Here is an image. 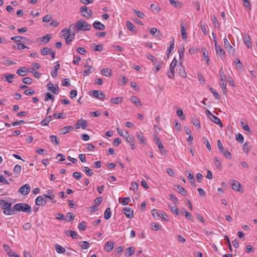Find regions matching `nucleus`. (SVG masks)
I'll return each instance as SVG.
<instances>
[{"instance_id": "nucleus-1", "label": "nucleus", "mask_w": 257, "mask_h": 257, "mask_svg": "<svg viewBox=\"0 0 257 257\" xmlns=\"http://www.w3.org/2000/svg\"><path fill=\"white\" fill-rule=\"evenodd\" d=\"M70 28H72V30L76 29L77 32L79 31H89L91 29V26L86 21L79 20L77 22L76 25L74 24H71Z\"/></svg>"}, {"instance_id": "nucleus-2", "label": "nucleus", "mask_w": 257, "mask_h": 257, "mask_svg": "<svg viewBox=\"0 0 257 257\" xmlns=\"http://www.w3.org/2000/svg\"><path fill=\"white\" fill-rule=\"evenodd\" d=\"M13 208L15 211H23L29 214L32 212L31 206L24 203H17L14 206Z\"/></svg>"}, {"instance_id": "nucleus-3", "label": "nucleus", "mask_w": 257, "mask_h": 257, "mask_svg": "<svg viewBox=\"0 0 257 257\" xmlns=\"http://www.w3.org/2000/svg\"><path fill=\"white\" fill-rule=\"evenodd\" d=\"M206 114L212 122L219 124L220 127L223 126L219 118L212 114L209 110H206Z\"/></svg>"}, {"instance_id": "nucleus-4", "label": "nucleus", "mask_w": 257, "mask_h": 257, "mask_svg": "<svg viewBox=\"0 0 257 257\" xmlns=\"http://www.w3.org/2000/svg\"><path fill=\"white\" fill-rule=\"evenodd\" d=\"M80 13L83 17L91 18L92 16L93 12L91 9H88L86 6H82L80 9Z\"/></svg>"}, {"instance_id": "nucleus-5", "label": "nucleus", "mask_w": 257, "mask_h": 257, "mask_svg": "<svg viewBox=\"0 0 257 257\" xmlns=\"http://www.w3.org/2000/svg\"><path fill=\"white\" fill-rule=\"evenodd\" d=\"M177 63V60L174 58L170 65V72L168 73V76L170 79H173L175 76L174 69Z\"/></svg>"}, {"instance_id": "nucleus-6", "label": "nucleus", "mask_w": 257, "mask_h": 257, "mask_svg": "<svg viewBox=\"0 0 257 257\" xmlns=\"http://www.w3.org/2000/svg\"><path fill=\"white\" fill-rule=\"evenodd\" d=\"M217 146L218 149L220 150L221 152H222V153L225 156L226 158L231 157V154L229 152V151L227 150H225L224 148L220 141H217Z\"/></svg>"}, {"instance_id": "nucleus-7", "label": "nucleus", "mask_w": 257, "mask_h": 257, "mask_svg": "<svg viewBox=\"0 0 257 257\" xmlns=\"http://www.w3.org/2000/svg\"><path fill=\"white\" fill-rule=\"evenodd\" d=\"M30 190L31 188L30 185L26 184L22 186L19 189V192L24 195H26L30 192Z\"/></svg>"}, {"instance_id": "nucleus-8", "label": "nucleus", "mask_w": 257, "mask_h": 257, "mask_svg": "<svg viewBox=\"0 0 257 257\" xmlns=\"http://www.w3.org/2000/svg\"><path fill=\"white\" fill-rule=\"evenodd\" d=\"M47 87L49 91L52 92L55 94H57L59 93V87L57 84L54 85L51 83L47 84Z\"/></svg>"}, {"instance_id": "nucleus-9", "label": "nucleus", "mask_w": 257, "mask_h": 257, "mask_svg": "<svg viewBox=\"0 0 257 257\" xmlns=\"http://www.w3.org/2000/svg\"><path fill=\"white\" fill-rule=\"evenodd\" d=\"M215 52L217 55H219L222 59H225V52L223 49L219 45L216 47H215Z\"/></svg>"}, {"instance_id": "nucleus-10", "label": "nucleus", "mask_w": 257, "mask_h": 257, "mask_svg": "<svg viewBox=\"0 0 257 257\" xmlns=\"http://www.w3.org/2000/svg\"><path fill=\"white\" fill-rule=\"evenodd\" d=\"M86 120L82 119L78 120L76 124L75 128L78 129L81 127L83 130H85L87 127Z\"/></svg>"}, {"instance_id": "nucleus-11", "label": "nucleus", "mask_w": 257, "mask_h": 257, "mask_svg": "<svg viewBox=\"0 0 257 257\" xmlns=\"http://www.w3.org/2000/svg\"><path fill=\"white\" fill-rule=\"evenodd\" d=\"M47 202V200L43 198L42 196H39L37 197L35 200V203L37 206L45 205Z\"/></svg>"}, {"instance_id": "nucleus-12", "label": "nucleus", "mask_w": 257, "mask_h": 257, "mask_svg": "<svg viewBox=\"0 0 257 257\" xmlns=\"http://www.w3.org/2000/svg\"><path fill=\"white\" fill-rule=\"evenodd\" d=\"M47 194H45V198H49L50 199L52 203H55L56 200H55V195L53 193V190H48L47 191Z\"/></svg>"}, {"instance_id": "nucleus-13", "label": "nucleus", "mask_w": 257, "mask_h": 257, "mask_svg": "<svg viewBox=\"0 0 257 257\" xmlns=\"http://www.w3.org/2000/svg\"><path fill=\"white\" fill-rule=\"evenodd\" d=\"M133 210L130 207H126L123 209V213L128 218H132L134 217Z\"/></svg>"}, {"instance_id": "nucleus-14", "label": "nucleus", "mask_w": 257, "mask_h": 257, "mask_svg": "<svg viewBox=\"0 0 257 257\" xmlns=\"http://www.w3.org/2000/svg\"><path fill=\"white\" fill-rule=\"evenodd\" d=\"M243 41L247 48H251L252 44L250 40V37L248 34H244L243 36Z\"/></svg>"}, {"instance_id": "nucleus-15", "label": "nucleus", "mask_w": 257, "mask_h": 257, "mask_svg": "<svg viewBox=\"0 0 257 257\" xmlns=\"http://www.w3.org/2000/svg\"><path fill=\"white\" fill-rule=\"evenodd\" d=\"M84 67H87V69L83 71L82 73V75L86 76L89 75L90 73H92L94 71V68L92 66H88L86 64L84 65Z\"/></svg>"}, {"instance_id": "nucleus-16", "label": "nucleus", "mask_w": 257, "mask_h": 257, "mask_svg": "<svg viewBox=\"0 0 257 257\" xmlns=\"http://www.w3.org/2000/svg\"><path fill=\"white\" fill-rule=\"evenodd\" d=\"M94 28L98 30H103L105 29V26L99 21H95L93 23Z\"/></svg>"}, {"instance_id": "nucleus-17", "label": "nucleus", "mask_w": 257, "mask_h": 257, "mask_svg": "<svg viewBox=\"0 0 257 257\" xmlns=\"http://www.w3.org/2000/svg\"><path fill=\"white\" fill-rule=\"evenodd\" d=\"M29 71L28 69L26 67H22L19 68L17 71V73L20 76H25L27 73Z\"/></svg>"}, {"instance_id": "nucleus-18", "label": "nucleus", "mask_w": 257, "mask_h": 257, "mask_svg": "<svg viewBox=\"0 0 257 257\" xmlns=\"http://www.w3.org/2000/svg\"><path fill=\"white\" fill-rule=\"evenodd\" d=\"M131 101L135 104L137 106L142 107V104L141 101L136 96H132L131 98Z\"/></svg>"}, {"instance_id": "nucleus-19", "label": "nucleus", "mask_w": 257, "mask_h": 257, "mask_svg": "<svg viewBox=\"0 0 257 257\" xmlns=\"http://www.w3.org/2000/svg\"><path fill=\"white\" fill-rule=\"evenodd\" d=\"M202 51L203 52L204 59L205 60L206 64L208 65L210 62L208 52L207 51L205 47L202 48Z\"/></svg>"}, {"instance_id": "nucleus-20", "label": "nucleus", "mask_w": 257, "mask_h": 257, "mask_svg": "<svg viewBox=\"0 0 257 257\" xmlns=\"http://www.w3.org/2000/svg\"><path fill=\"white\" fill-rule=\"evenodd\" d=\"M65 233L68 236H71L74 239H76L78 237L77 233L71 230H68L65 231Z\"/></svg>"}, {"instance_id": "nucleus-21", "label": "nucleus", "mask_w": 257, "mask_h": 257, "mask_svg": "<svg viewBox=\"0 0 257 257\" xmlns=\"http://www.w3.org/2000/svg\"><path fill=\"white\" fill-rule=\"evenodd\" d=\"M75 35L74 32L72 33L71 32L70 34H68L67 37H66V43L67 45H70L71 43L72 40L75 38Z\"/></svg>"}, {"instance_id": "nucleus-22", "label": "nucleus", "mask_w": 257, "mask_h": 257, "mask_svg": "<svg viewBox=\"0 0 257 257\" xmlns=\"http://www.w3.org/2000/svg\"><path fill=\"white\" fill-rule=\"evenodd\" d=\"M125 256H131L133 255L135 251V248L133 246L129 247L125 250Z\"/></svg>"}, {"instance_id": "nucleus-23", "label": "nucleus", "mask_w": 257, "mask_h": 257, "mask_svg": "<svg viewBox=\"0 0 257 257\" xmlns=\"http://www.w3.org/2000/svg\"><path fill=\"white\" fill-rule=\"evenodd\" d=\"M114 243L112 241H107L105 246L104 248L105 250L107 252H110L113 248Z\"/></svg>"}, {"instance_id": "nucleus-24", "label": "nucleus", "mask_w": 257, "mask_h": 257, "mask_svg": "<svg viewBox=\"0 0 257 257\" xmlns=\"http://www.w3.org/2000/svg\"><path fill=\"white\" fill-rule=\"evenodd\" d=\"M175 188H177L178 189V191L179 193L181 194L183 196H186L187 194V191L185 190V189L182 187L181 186H180L179 185H176L174 186Z\"/></svg>"}, {"instance_id": "nucleus-25", "label": "nucleus", "mask_w": 257, "mask_h": 257, "mask_svg": "<svg viewBox=\"0 0 257 257\" xmlns=\"http://www.w3.org/2000/svg\"><path fill=\"white\" fill-rule=\"evenodd\" d=\"M136 137L141 144L145 145L146 144V139L145 137L143 136L140 135L138 132L136 133Z\"/></svg>"}, {"instance_id": "nucleus-26", "label": "nucleus", "mask_w": 257, "mask_h": 257, "mask_svg": "<svg viewBox=\"0 0 257 257\" xmlns=\"http://www.w3.org/2000/svg\"><path fill=\"white\" fill-rule=\"evenodd\" d=\"M231 187L234 190L239 191L240 187V184L238 181L234 180L231 183Z\"/></svg>"}, {"instance_id": "nucleus-27", "label": "nucleus", "mask_w": 257, "mask_h": 257, "mask_svg": "<svg viewBox=\"0 0 257 257\" xmlns=\"http://www.w3.org/2000/svg\"><path fill=\"white\" fill-rule=\"evenodd\" d=\"M102 75L106 77H109L112 74L111 69L109 68L102 69L101 71Z\"/></svg>"}, {"instance_id": "nucleus-28", "label": "nucleus", "mask_w": 257, "mask_h": 257, "mask_svg": "<svg viewBox=\"0 0 257 257\" xmlns=\"http://www.w3.org/2000/svg\"><path fill=\"white\" fill-rule=\"evenodd\" d=\"M123 98L121 97H112L110 99V102L115 104H118L122 101Z\"/></svg>"}, {"instance_id": "nucleus-29", "label": "nucleus", "mask_w": 257, "mask_h": 257, "mask_svg": "<svg viewBox=\"0 0 257 257\" xmlns=\"http://www.w3.org/2000/svg\"><path fill=\"white\" fill-rule=\"evenodd\" d=\"M73 129V127L72 126H66L60 130L61 134L62 135L66 134L69 132H70Z\"/></svg>"}, {"instance_id": "nucleus-30", "label": "nucleus", "mask_w": 257, "mask_h": 257, "mask_svg": "<svg viewBox=\"0 0 257 257\" xmlns=\"http://www.w3.org/2000/svg\"><path fill=\"white\" fill-rule=\"evenodd\" d=\"M91 48L94 51H102L103 50L102 45L100 44L95 45V44H92Z\"/></svg>"}, {"instance_id": "nucleus-31", "label": "nucleus", "mask_w": 257, "mask_h": 257, "mask_svg": "<svg viewBox=\"0 0 257 257\" xmlns=\"http://www.w3.org/2000/svg\"><path fill=\"white\" fill-rule=\"evenodd\" d=\"M111 216V209L109 207H108L106 209L104 214V217L105 219L108 220L109 219Z\"/></svg>"}, {"instance_id": "nucleus-32", "label": "nucleus", "mask_w": 257, "mask_h": 257, "mask_svg": "<svg viewBox=\"0 0 257 257\" xmlns=\"http://www.w3.org/2000/svg\"><path fill=\"white\" fill-rule=\"evenodd\" d=\"M4 213L8 215H13L15 214V209L11 208V207L10 208H7V209H4Z\"/></svg>"}, {"instance_id": "nucleus-33", "label": "nucleus", "mask_w": 257, "mask_h": 257, "mask_svg": "<svg viewBox=\"0 0 257 257\" xmlns=\"http://www.w3.org/2000/svg\"><path fill=\"white\" fill-rule=\"evenodd\" d=\"M169 2L172 5H173L175 7L178 8H182V4L181 2L180 1H175L174 0H169Z\"/></svg>"}, {"instance_id": "nucleus-34", "label": "nucleus", "mask_w": 257, "mask_h": 257, "mask_svg": "<svg viewBox=\"0 0 257 257\" xmlns=\"http://www.w3.org/2000/svg\"><path fill=\"white\" fill-rule=\"evenodd\" d=\"M51 115L47 116L44 119L41 121V124L42 126L47 125L51 120Z\"/></svg>"}, {"instance_id": "nucleus-35", "label": "nucleus", "mask_w": 257, "mask_h": 257, "mask_svg": "<svg viewBox=\"0 0 257 257\" xmlns=\"http://www.w3.org/2000/svg\"><path fill=\"white\" fill-rule=\"evenodd\" d=\"M181 33L183 39L186 40L187 38V34L185 27L182 25H181Z\"/></svg>"}, {"instance_id": "nucleus-36", "label": "nucleus", "mask_w": 257, "mask_h": 257, "mask_svg": "<svg viewBox=\"0 0 257 257\" xmlns=\"http://www.w3.org/2000/svg\"><path fill=\"white\" fill-rule=\"evenodd\" d=\"M83 172L88 176L91 177L93 175V172L88 167H84L83 168Z\"/></svg>"}, {"instance_id": "nucleus-37", "label": "nucleus", "mask_w": 257, "mask_h": 257, "mask_svg": "<svg viewBox=\"0 0 257 257\" xmlns=\"http://www.w3.org/2000/svg\"><path fill=\"white\" fill-rule=\"evenodd\" d=\"M11 39L13 41H15L17 42H20L22 41H24L26 40V38L22 36H13L11 37Z\"/></svg>"}, {"instance_id": "nucleus-38", "label": "nucleus", "mask_w": 257, "mask_h": 257, "mask_svg": "<svg viewBox=\"0 0 257 257\" xmlns=\"http://www.w3.org/2000/svg\"><path fill=\"white\" fill-rule=\"evenodd\" d=\"M55 249L56 251L59 253H63L65 252V249L59 244L55 245Z\"/></svg>"}, {"instance_id": "nucleus-39", "label": "nucleus", "mask_w": 257, "mask_h": 257, "mask_svg": "<svg viewBox=\"0 0 257 257\" xmlns=\"http://www.w3.org/2000/svg\"><path fill=\"white\" fill-rule=\"evenodd\" d=\"M117 132L120 136L123 137V138L126 137L127 134H128V133L126 131H124L119 127L117 128Z\"/></svg>"}, {"instance_id": "nucleus-40", "label": "nucleus", "mask_w": 257, "mask_h": 257, "mask_svg": "<svg viewBox=\"0 0 257 257\" xmlns=\"http://www.w3.org/2000/svg\"><path fill=\"white\" fill-rule=\"evenodd\" d=\"M50 139L51 140V142L53 144H55L56 145L59 144L60 142L59 141V140H58V138L56 136L51 135V136H50Z\"/></svg>"}, {"instance_id": "nucleus-41", "label": "nucleus", "mask_w": 257, "mask_h": 257, "mask_svg": "<svg viewBox=\"0 0 257 257\" xmlns=\"http://www.w3.org/2000/svg\"><path fill=\"white\" fill-rule=\"evenodd\" d=\"M72 28H70V27L68 29H64L61 31V33L62 34L63 36L66 39V37H67L68 34H70V30Z\"/></svg>"}, {"instance_id": "nucleus-42", "label": "nucleus", "mask_w": 257, "mask_h": 257, "mask_svg": "<svg viewBox=\"0 0 257 257\" xmlns=\"http://www.w3.org/2000/svg\"><path fill=\"white\" fill-rule=\"evenodd\" d=\"M210 91L213 94L214 96L218 100H220L221 97L219 93L215 91L213 88L210 87H209Z\"/></svg>"}, {"instance_id": "nucleus-43", "label": "nucleus", "mask_w": 257, "mask_h": 257, "mask_svg": "<svg viewBox=\"0 0 257 257\" xmlns=\"http://www.w3.org/2000/svg\"><path fill=\"white\" fill-rule=\"evenodd\" d=\"M126 25L127 28V29L131 31V32H135V30H134L135 26L133 23H132L130 21H127L126 22Z\"/></svg>"}, {"instance_id": "nucleus-44", "label": "nucleus", "mask_w": 257, "mask_h": 257, "mask_svg": "<svg viewBox=\"0 0 257 257\" xmlns=\"http://www.w3.org/2000/svg\"><path fill=\"white\" fill-rule=\"evenodd\" d=\"M226 50L227 51V52L229 54H231L232 55H234L235 53V49L233 48V47L230 45V46L225 48Z\"/></svg>"}, {"instance_id": "nucleus-45", "label": "nucleus", "mask_w": 257, "mask_h": 257, "mask_svg": "<svg viewBox=\"0 0 257 257\" xmlns=\"http://www.w3.org/2000/svg\"><path fill=\"white\" fill-rule=\"evenodd\" d=\"M124 138L125 139L126 142L130 144H133L134 142H135V139L134 137H131L129 135V134H127L126 137H125Z\"/></svg>"}, {"instance_id": "nucleus-46", "label": "nucleus", "mask_w": 257, "mask_h": 257, "mask_svg": "<svg viewBox=\"0 0 257 257\" xmlns=\"http://www.w3.org/2000/svg\"><path fill=\"white\" fill-rule=\"evenodd\" d=\"M81 243V247L82 249H86L90 246V243L87 241H82Z\"/></svg>"}, {"instance_id": "nucleus-47", "label": "nucleus", "mask_w": 257, "mask_h": 257, "mask_svg": "<svg viewBox=\"0 0 257 257\" xmlns=\"http://www.w3.org/2000/svg\"><path fill=\"white\" fill-rule=\"evenodd\" d=\"M50 50H51V49H50L48 47L43 48V49H42L41 50V53L42 55H43L44 56L47 55L49 53V52H50Z\"/></svg>"}, {"instance_id": "nucleus-48", "label": "nucleus", "mask_w": 257, "mask_h": 257, "mask_svg": "<svg viewBox=\"0 0 257 257\" xmlns=\"http://www.w3.org/2000/svg\"><path fill=\"white\" fill-rule=\"evenodd\" d=\"M50 38V35L46 34L42 37V42L46 44L49 42Z\"/></svg>"}, {"instance_id": "nucleus-49", "label": "nucleus", "mask_w": 257, "mask_h": 257, "mask_svg": "<svg viewBox=\"0 0 257 257\" xmlns=\"http://www.w3.org/2000/svg\"><path fill=\"white\" fill-rule=\"evenodd\" d=\"M156 144L157 145L160 152L163 153V152L165 151V149H164V145L161 143V142L160 141L158 140L157 142H156Z\"/></svg>"}, {"instance_id": "nucleus-50", "label": "nucleus", "mask_w": 257, "mask_h": 257, "mask_svg": "<svg viewBox=\"0 0 257 257\" xmlns=\"http://www.w3.org/2000/svg\"><path fill=\"white\" fill-rule=\"evenodd\" d=\"M214 163L215 166L219 169H221V162L218 160L217 157L214 158Z\"/></svg>"}, {"instance_id": "nucleus-51", "label": "nucleus", "mask_w": 257, "mask_h": 257, "mask_svg": "<svg viewBox=\"0 0 257 257\" xmlns=\"http://www.w3.org/2000/svg\"><path fill=\"white\" fill-rule=\"evenodd\" d=\"M177 115L182 120H185V116L184 115L183 111L182 109H178L177 111Z\"/></svg>"}, {"instance_id": "nucleus-52", "label": "nucleus", "mask_w": 257, "mask_h": 257, "mask_svg": "<svg viewBox=\"0 0 257 257\" xmlns=\"http://www.w3.org/2000/svg\"><path fill=\"white\" fill-rule=\"evenodd\" d=\"M45 99L46 101H48L49 99H51L52 101L54 99V96L49 92H47L45 94Z\"/></svg>"}, {"instance_id": "nucleus-53", "label": "nucleus", "mask_w": 257, "mask_h": 257, "mask_svg": "<svg viewBox=\"0 0 257 257\" xmlns=\"http://www.w3.org/2000/svg\"><path fill=\"white\" fill-rule=\"evenodd\" d=\"M174 43H175V41H174V39H173L172 40V41L171 42H170V47L167 50V51L168 52V55H169V54L174 50Z\"/></svg>"}, {"instance_id": "nucleus-54", "label": "nucleus", "mask_w": 257, "mask_h": 257, "mask_svg": "<svg viewBox=\"0 0 257 257\" xmlns=\"http://www.w3.org/2000/svg\"><path fill=\"white\" fill-rule=\"evenodd\" d=\"M220 87L223 89V91L224 94L227 93V88H226V83L225 82V81H221L220 83Z\"/></svg>"}, {"instance_id": "nucleus-55", "label": "nucleus", "mask_w": 257, "mask_h": 257, "mask_svg": "<svg viewBox=\"0 0 257 257\" xmlns=\"http://www.w3.org/2000/svg\"><path fill=\"white\" fill-rule=\"evenodd\" d=\"M219 76L220 77L221 81H223L225 80L226 76L224 74V71L222 68H221L219 71Z\"/></svg>"}, {"instance_id": "nucleus-56", "label": "nucleus", "mask_w": 257, "mask_h": 257, "mask_svg": "<svg viewBox=\"0 0 257 257\" xmlns=\"http://www.w3.org/2000/svg\"><path fill=\"white\" fill-rule=\"evenodd\" d=\"M56 218L60 220H64L66 219L65 216L60 213H57L55 215Z\"/></svg>"}, {"instance_id": "nucleus-57", "label": "nucleus", "mask_w": 257, "mask_h": 257, "mask_svg": "<svg viewBox=\"0 0 257 257\" xmlns=\"http://www.w3.org/2000/svg\"><path fill=\"white\" fill-rule=\"evenodd\" d=\"M179 54L180 59H183L184 56V53L185 51V48L184 46L181 47L179 50Z\"/></svg>"}, {"instance_id": "nucleus-58", "label": "nucleus", "mask_w": 257, "mask_h": 257, "mask_svg": "<svg viewBox=\"0 0 257 257\" xmlns=\"http://www.w3.org/2000/svg\"><path fill=\"white\" fill-rule=\"evenodd\" d=\"M241 125L245 131H247L249 133H251V131L249 126L247 124H244L243 121L241 122Z\"/></svg>"}, {"instance_id": "nucleus-59", "label": "nucleus", "mask_w": 257, "mask_h": 257, "mask_svg": "<svg viewBox=\"0 0 257 257\" xmlns=\"http://www.w3.org/2000/svg\"><path fill=\"white\" fill-rule=\"evenodd\" d=\"M5 77L6 78V81L9 83L13 82V81L11 80L14 78V75L12 74H9L5 75Z\"/></svg>"}, {"instance_id": "nucleus-60", "label": "nucleus", "mask_w": 257, "mask_h": 257, "mask_svg": "<svg viewBox=\"0 0 257 257\" xmlns=\"http://www.w3.org/2000/svg\"><path fill=\"white\" fill-rule=\"evenodd\" d=\"M234 63L236 64V65L237 68L240 69L242 68L243 65L241 64V62H240V61L239 60V59L236 58L235 59V61H234Z\"/></svg>"}, {"instance_id": "nucleus-61", "label": "nucleus", "mask_w": 257, "mask_h": 257, "mask_svg": "<svg viewBox=\"0 0 257 257\" xmlns=\"http://www.w3.org/2000/svg\"><path fill=\"white\" fill-rule=\"evenodd\" d=\"M22 81L26 84H31L32 82V79L30 77H25L23 78Z\"/></svg>"}, {"instance_id": "nucleus-62", "label": "nucleus", "mask_w": 257, "mask_h": 257, "mask_svg": "<svg viewBox=\"0 0 257 257\" xmlns=\"http://www.w3.org/2000/svg\"><path fill=\"white\" fill-rule=\"evenodd\" d=\"M78 228L80 230H84L86 229V222L85 221L81 222L78 225Z\"/></svg>"}, {"instance_id": "nucleus-63", "label": "nucleus", "mask_w": 257, "mask_h": 257, "mask_svg": "<svg viewBox=\"0 0 257 257\" xmlns=\"http://www.w3.org/2000/svg\"><path fill=\"white\" fill-rule=\"evenodd\" d=\"M138 185L137 183L133 182L131 184V186L130 187V189L133 190L134 192H136L138 190Z\"/></svg>"}, {"instance_id": "nucleus-64", "label": "nucleus", "mask_w": 257, "mask_h": 257, "mask_svg": "<svg viewBox=\"0 0 257 257\" xmlns=\"http://www.w3.org/2000/svg\"><path fill=\"white\" fill-rule=\"evenodd\" d=\"M236 140L240 143H242L244 141V138L241 134L236 135Z\"/></svg>"}]
</instances>
